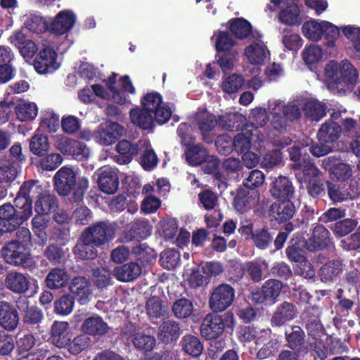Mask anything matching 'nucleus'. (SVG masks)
<instances>
[{
	"instance_id": "29",
	"label": "nucleus",
	"mask_w": 360,
	"mask_h": 360,
	"mask_svg": "<svg viewBox=\"0 0 360 360\" xmlns=\"http://www.w3.org/2000/svg\"><path fill=\"white\" fill-rule=\"evenodd\" d=\"M278 19L287 25H295L301 22L300 11L295 0H286L285 4L281 6Z\"/></svg>"
},
{
	"instance_id": "35",
	"label": "nucleus",
	"mask_w": 360,
	"mask_h": 360,
	"mask_svg": "<svg viewBox=\"0 0 360 360\" xmlns=\"http://www.w3.org/2000/svg\"><path fill=\"white\" fill-rule=\"evenodd\" d=\"M131 123L143 129H151L154 127V118L151 113L142 107L136 106L129 113Z\"/></svg>"
},
{
	"instance_id": "25",
	"label": "nucleus",
	"mask_w": 360,
	"mask_h": 360,
	"mask_svg": "<svg viewBox=\"0 0 360 360\" xmlns=\"http://www.w3.org/2000/svg\"><path fill=\"white\" fill-rule=\"evenodd\" d=\"M98 185L100 189L107 193L116 192L119 186L117 171L110 167H103L98 171Z\"/></svg>"
},
{
	"instance_id": "28",
	"label": "nucleus",
	"mask_w": 360,
	"mask_h": 360,
	"mask_svg": "<svg viewBox=\"0 0 360 360\" xmlns=\"http://www.w3.org/2000/svg\"><path fill=\"white\" fill-rule=\"evenodd\" d=\"M19 323V317L14 307L5 301L0 302V326L5 330H15Z\"/></svg>"
},
{
	"instance_id": "30",
	"label": "nucleus",
	"mask_w": 360,
	"mask_h": 360,
	"mask_svg": "<svg viewBox=\"0 0 360 360\" xmlns=\"http://www.w3.org/2000/svg\"><path fill=\"white\" fill-rule=\"evenodd\" d=\"M330 243L329 231L323 226L318 225L313 229L312 236L306 242V248L309 251L322 250Z\"/></svg>"
},
{
	"instance_id": "55",
	"label": "nucleus",
	"mask_w": 360,
	"mask_h": 360,
	"mask_svg": "<svg viewBox=\"0 0 360 360\" xmlns=\"http://www.w3.org/2000/svg\"><path fill=\"white\" fill-rule=\"evenodd\" d=\"M342 271V267L340 262L330 261L320 269V276L323 281H330L335 278Z\"/></svg>"
},
{
	"instance_id": "53",
	"label": "nucleus",
	"mask_w": 360,
	"mask_h": 360,
	"mask_svg": "<svg viewBox=\"0 0 360 360\" xmlns=\"http://www.w3.org/2000/svg\"><path fill=\"white\" fill-rule=\"evenodd\" d=\"M183 350L193 356H198L202 352L203 346L199 338L187 335L183 337L181 342Z\"/></svg>"
},
{
	"instance_id": "40",
	"label": "nucleus",
	"mask_w": 360,
	"mask_h": 360,
	"mask_svg": "<svg viewBox=\"0 0 360 360\" xmlns=\"http://www.w3.org/2000/svg\"><path fill=\"white\" fill-rule=\"evenodd\" d=\"M14 112L19 121L27 122L34 120L37 116L38 108L34 102L22 100L16 103Z\"/></svg>"
},
{
	"instance_id": "42",
	"label": "nucleus",
	"mask_w": 360,
	"mask_h": 360,
	"mask_svg": "<svg viewBox=\"0 0 360 360\" xmlns=\"http://www.w3.org/2000/svg\"><path fill=\"white\" fill-rule=\"evenodd\" d=\"M70 290L77 297L78 301L82 304L86 303L91 295L88 281L82 276L72 279Z\"/></svg>"
},
{
	"instance_id": "52",
	"label": "nucleus",
	"mask_w": 360,
	"mask_h": 360,
	"mask_svg": "<svg viewBox=\"0 0 360 360\" xmlns=\"http://www.w3.org/2000/svg\"><path fill=\"white\" fill-rule=\"evenodd\" d=\"M230 30L238 39H245L253 32L251 24L243 18L233 19L230 21Z\"/></svg>"
},
{
	"instance_id": "26",
	"label": "nucleus",
	"mask_w": 360,
	"mask_h": 360,
	"mask_svg": "<svg viewBox=\"0 0 360 360\" xmlns=\"http://www.w3.org/2000/svg\"><path fill=\"white\" fill-rule=\"evenodd\" d=\"M259 200V193L255 189L240 188L235 199V209L243 213L257 205Z\"/></svg>"
},
{
	"instance_id": "14",
	"label": "nucleus",
	"mask_w": 360,
	"mask_h": 360,
	"mask_svg": "<svg viewBox=\"0 0 360 360\" xmlns=\"http://www.w3.org/2000/svg\"><path fill=\"white\" fill-rule=\"evenodd\" d=\"M8 41L18 50L25 61H30L39 49L37 44L27 38L22 30L13 31L8 38Z\"/></svg>"
},
{
	"instance_id": "56",
	"label": "nucleus",
	"mask_w": 360,
	"mask_h": 360,
	"mask_svg": "<svg viewBox=\"0 0 360 360\" xmlns=\"http://www.w3.org/2000/svg\"><path fill=\"white\" fill-rule=\"evenodd\" d=\"M20 166L11 160L0 164V183L13 181L17 176Z\"/></svg>"
},
{
	"instance_id": "22",
	"label": "nucleus",
	"mask_w": 360,
	"mask_h": 360,
	"mask_svg": "<svg viewBox=\"0 0 360 360\" xmlns=\"http://www.w3.org/2000/svg\"><path fill=\"white\" fill-rule=\"evenodd\" d=\"M292 167L294 169L297 170L295 175L302 186H304V183L311 179L319 177L322 174L309 155H303L302 162L293 163Z\"/></svg>"
},
{
	"instance_id": "6",
	"label": "nucleus",
	"mask_w": 360,
	"mask_h": 360,
	"mask_svg": "<svg viewBox=\"0 0 360 360\" xmlns=\"http://www.w3.org/2000/svg\"><path fill=\"white\" fill-rule=\"evenodd\" d=\"M55 186L58 193L66 195L75 190L74 195L80 200L89 187V181L84 176H78V169L64 166L54 176Z\"/></svg>"
},
{
	"instance_id": "43",
	"label": "nucleus",
	"mask_w": 360,
	"mask_h": 360,
	"mask_svg": "<svg viewBox=\"0 0 360 360\" xmlns=\"http://www.w3.org/2000/svg\"><path fill=\"white\" fill-rule=\"evenodd\" d=\"M70 276L65 269L53 268L47 274L45 283L49 289L57 290L65 287Z\"/></svg>"
},
{
	"instance_id": "44",
	"label": "nucleus",
	"mask_w": 360,
	"mask_h": 360,
	"mask_svg": "<svg viewBox=\"0 0 360 360\" xmlns=\"http://www.w3.org/2000/svg\"><path fill=\"white\" fill-rule=\"evenodd\" d=\"M274 217L278 221L283 222L290 219L295 213V207L290 200H279L271 205Z\"/></svg>"
},
{
	"instance_id": "3",
	"label": "nucleus",
	"mask_w": 360,
	"mask_h": 360,
	"mask_svg": "<svg viewBox=\"0 0 360 360\" xmlns=\"http://www.w3.org/2000/svg\"><path fill=\"white\" fill-rule=\"evenodd\" d=\"M39 190L33 182L24 183L15 198V208L10 203L0 207V226L6 227L4 230H15L27 220L32 214L30 196Z\"/></svg>"
},
{
	"instance_id": "21",
	"label": "nucleus",
	"mask_w": 360,
	"mask_h": 360,
	"mask_svg": "<svg viewBox=\"0 0 360 360\" xmlns=\"http://www.w3.org/2000/svg\"><path fill=\"white\" fill-rule=\"evenodd\" d=\"M144 146H147L146 139L140 140L136 144H131L127 140L120 141L116 145V150L120 155L115 156L114 160L120 165L128 164L134 155L142 150Z\"/></svg>"
},
{
	"instance_id": "27",
	"label": "nucleus",
	"mask_w": 360,
	"mask_h": 360,
	"mask_svg": "<svg viewBox=\"0 0 360 360\" xmlns=\"http://www.w3.org/2000/svg\"><path fill=\"white\" fill-rule=\"evenodd\" d=\"M7 289L16 294L25 293L30 287V278L27 275L18 271L8 273L4 281Z\"/></svg>"
},
{
	"instance_id": "59",
	"label": "nucleus",
	"mask_w": 360,
	"mask_h": 360,
	"mask_svg": "<svg viewBox=\"0 0 360 360\" xmlns=\"http://www.w3.org/2000/svg\"><path fill=\"white\" fill-rule=\"evenodd\" d=\"M340 30L348 39L354 50L360 53V27L346 25L341 27Z\"/></svg>"
},
{
	"instance_id": "11",
	"label": "nucleus",
	"mask_w": 360,
	"mask_h": 360,
	"mask_svg": "<svg viewBox=\"0 0 360 360\" xmlns=\"http://www.w3.org/2000/svg\"><path fill=\"white\" fill-rule=\"evenodd\" d=\"M56 148L63 154L78 161H84L90 156V149L84 143L70 139L62 135L56 136Z\"/></svg>"
},
{
	"instance_id": "54",
	"label": "nucleus",
	"mask_w": 360,
	"mask_h": 360,
	"mask_svg": "<svg viewBox=\"0 0 360 360\" xmlns=\"http://www.w3.org/2000/svg\"><path fill=\"white\" fill-rule=\"evenodd\" d=\"M212 40L219 51H228L236 44L235 40L229 33L223 31L214 32Z\"/></svg>"
},
{
	"instance_id": "18",
	"label": "nucleus",
	"mask_w": 360,
	"mask_h": 360,
	"mask_svg": "<svg viewBox=\"0 0 360 360\" xmlns=\"http://www.w3.org/2000/svg\"><path fill=\"white\" fill-rule=\"evenodd\" d=\"M86 241L90 240L96 246L101 245L113 238L115 228L112 225L106 223H99L86 229L83 233Z\"/></svg>"
},
{
	"instance_id": "64",
	"label": "nucleus",
	"mask_w": 360,
	"mask_h": 360,
	"mask_svg": "<svg viewBox=\"0 0 360 360\" xmlns=\"http://www.w3.org/2000/svg\"><path fill=\"white\" fill-rule=\"evenodd\" d=\"M40 127L49 132H55L59 127V116L52 111L42 113Z\"/></svg>"
},
{
	"instance_id": "41",
	"label": "nucleus",
	"mask_w": 360,
	"mask_h": 360,
	"mask_svg": "<svg viewBox=\"0 0 360 360\" xmlns=\"http://www.w3.org/2000/svg\"><path fill=\"white\" fill-rule=\"evenodd\" d=\"M297 314L295 306L289 302H283L279 305L274 314L271 323L276 326H281L285 322L293 319Z\"/></svg>"
},
{
	"instance_id": "39",
	"label": "nucleus",
	"mask_w": 360,
	"mask_h": 360,
	"mask_svg": "<svg viewBox=\"0 0 360 360\" xmlns=\"http://www.w3.org/2000/svg\"><path fill=\"white\" fill-rule=\"evenodd\" d=\"M245 82L241 75L233 73L224 76L220 84L221 91L230 96H236V94L243 88Z\"/></svg>"
},
{
	"instance_id": "48",
	"label": "nucleus",
	"mask_w": 360,
	"mask_h": 360,
	"mask_svg": "<svg viewBox=\"0 0 360 360\" xmlns=\"http://www.w3.org/2000/svg\"><path fill=\"white\" fill-rule=\"evenodd\" d=\"M131 341L136 349L145 351L152 350L155 345L153 336L138 330H134L131 334Z\"/></svg>"
},
{
	"instance_id": "50",
	"label": "nucleus",
	"mask_w": 360,
	"mask_h": 360,
	"mask_svg": "<svg viewBox=\"0 0 360 360\" xmlns=\"http://www.w3.org/2000/svg\"><path fill=\"white\" fill-rule=\"evenodd\" d=\"M84 235H82L81 240L74 248L75 254L82 259H92L97 256V250L94 244L90 240L86 241Z\"/></svg>"
},
{
	"instance_id": "19",
	"label": "nucleus",
	"mask_w": 360,
	"mask_h": 360,
	"mask_svg": "<svg viewBox=\"0 0 360 360\" xmlns=\"http://www.w3.org/2000/svg\"><path fill=\"white\" fill-rule=\"evenodd\" d=\"M21 29L33 34H40L48 31V17H43L37 12L27 11L20 17Z\"/></svg>"
},
{
	"instance_id": "62",
	"label": "nucleus",
	"mask_w": 360,
	"mask_h": 360,
	"mask_svg": "<svg viewBox=\"0 0 360 360\" xmlns=\"http://www.w3.org/2000/svg\"><path fill=\"white\" fill-rule=\"evenodd\" d=\"M302 58L307 65H311L319 62L323 58L321 48L317 45L306 46L302 53Z\"/></svg>"
},
{
	"instance_id": "17",
	"label": "nucleus",
	"mask_w": 360,
	"mask_h": 360,
	"mask_svg": "<svg viewBox=\"0 0 360 360\" xmlns=\"http://www.w3.org/2000/svg\"><path fill=\"white\" fill-rule=\"evenodd\" d=\"M281 281L275 279L268 280L259 290L252 293L251 300L256 304H274L281 293Z\"/></svg>"
},
{
	"instance_id": "51",
	"label": "nucleus",
	"mask_w": 360,
	"mask_h": 360,
	"mask_svg": "<svg viewBox=\"0 0 360 360\" xmlns=\"http://www.w3.org/2000/svg\"><path fill=\"white\" fill-rule=\"evenodd\" d=\"M50 218L46 214H38L32 220V229L40 239L41 243L44 244L47 240L45 229L47 228Z\"/></svg>"
},
{
	"instance_id": "8",
	"label": "nucleus",
	"mask_w": 360,
	"mask_h": 360,
	"mask_svg": "<svg viewBox=\"0 0 360 360\" xmlns=\"http://www.w3.org/2000/svg\"><path fill=\"white\" fill-rule=\"evenodd\" d=\"M237 117L238 115L233 113H226L220 115L217 122L215 116L205 110L196 114V120L202 138L207 143L212 141V138L208 136V133L212 131L217 124L222 128L231 129L234 127L233 121Z\"/></svg>"
},
{
	"instance_id": "38",
	"label": "nucleus",
	"mask_w": 360,
	"mask_h": 360,
	"mask_svg": "<svg viewBox=\"0 0 360 360\" xmlns=\"http://www.w3.org/2000/svg\"><path fill=\"white\" fill-rule=\"evenodd\" d=\"M270 331L269 330H259L253 327H244L239 333V339L243 342L254 341L255 345L264 343L269 339Z\"/></svg>"
},
{
	"instance_id": "60",
	"label": "nucleus",
	"mask_w": 360,
	"mask_h": 360,
	"mask_svg": "<svg viewBox=\"0 0 360 360\" xmlns=\"http://www.w3.org/2000/svg\"><path fill=\"white\" fill-rule=\"evenodd\" d=\"M142 150L143 152L141 158V165L145 170L150 171L156 167L158 159L148 140L147 146H144Z\"/></svg>"
},
{
	"instance_id": "12",
	"label": "nucleus",
	"mask_w": 360,
	"mask_h": 360,
	"mask_svg": "<svg viewBox=\"0 0 360 360\" xmlns=\"http://www.w3.org/2000/svg\"><path fill=\"white\" fill-rule=\"evenodd\" d=\"M234 298V289L229 284H221L211 293L209 305L213 311H222L231 305Z\"/></svg>"
},
{
	"instance_id": "49",
	"label": "nucleus",
	"mask_w": 360,
	"mask_h": 360,
	"mask_svg": "<svg viewBox=\"0 0 360 360\" xmlns=\"http://www.w3.org/2000/svg\"><path fill=\"white\" fill-rule=\"evenodd\" d=\"M179 324L173 320L164 321L159 327L158 337L165 342H172L179 336Z\"/></svg>"
},
{
	"instance_id": "24",
	"label": "nucleus",
	"mask_w": 360,
	"mask_h": 360,
	"mask_svg": "<svg viewBox=\"0 0 360 360\" xmlns=\"http://www.w3.org/2000/svg\"><path fill=\"white\" fill-rule=\"evenodd\" d=\"M152 226L147 220H138L128 224L127 229L122 233L120 240L129 242L133 239H143L150 235Z\"/></svg>"
},
{
	"instance_id": "33",
	"label": "nucleus",
	"mask_w": 360,
	"mask_h": 360,
	"mask_svg": "<svg viewBox=\"0 0 360 360\" xmlns=\"http://www.w3.org/2000/svg\"><path fill=\"white\" fill-rule=\"evenodd\" d=\"M309 335L315 340L314 349L319 357L324 359L327 356L328 349L322 345V342L328 338L323 326L318 323L308 324Z\"/></svg>"
},
{
	"instance_id": "2",
	"label": "nucleus",
	"mask_w": 360,
	"mask_h": 360,
	"mask_svg": "<svg viewBox=\"0 0 360 360\" xmlns=\"http://www.w3.org/2000/svg\"><path fill=\"white\" fill-rule=\"evenodd\" d=\"M117 75L113 73L106 81L108 90L100 84H94L90 88L86 87L78 93L79 100L84 103L93 102L96 97L112 101L124 105L131 102L128 94H134L135 88L129 77L127 75L121 77L117 84Z\"/></svg>"
},
{
	"instance_id": "4",
	"label": "nucleus",
	"mask_w": 360,
	"mask_h": 360,
	"mask_svg": "<svg viewBox=\"0 0 360 360\" xmlns=\"http://www.w3.org/2000/svg\"><path fill=\"white\" fill-rule=\"evenodd\" d=\"M358 70L347 60L329 61L325 66L323 82L333 93L350 91L357 82Z\"/></svg>"
},
{
	"instance_id": "46",
	"label": "nucleus",
	"mask_w": 360,
	"mask_h": 360,
	"mask_svg": "<svg viewBox=\"0 0 360 360\" xmlns=\"http://www.w3.org/2000/svg\"><path fill=\"white\" fill-rule=\"evenodd\" d=\"M82 329L86 334L102 335L108 332V326L101 317L94 315L84 321Z\"/></svg>"
},
{
	"instance_id": "7",
	"label": "nucleus",
	"mask_w": 360,
	"mask_h": 360,
	"mask_svg": "<svg viewBox=\"0 0 360 360\" xmlns=\"http://www.w3.org/2000/svg\"><path fill=\"white\" fill-rule=\"evenodd\" d=\"M339 28L327 20L311 19L304 22L302 26L303 35L312 41H319L323 37L326 48H334L340 35Z\"/></svg>"
},
{
	"instance_id": "16",
	"label": "nucleus",
	"mask_w": 360,
	"mask_h": 360,
	"mask_svg": "<svg viewBox=\"0 0 360 360\" xmlns=\"http://www.w3.org/2000/svg\"><path fill=\"white\" fill-rule=\"evenodd\" d=\"M48 19V31L55 35H63L73 28L77 16L72 10L67 9L60 11L53 18Z\"/></svg>"
},
{
	"instance_id": "36",
	"label": "nucleus",
	"mask_w": 360,
	"mask_h": 360,
	"mask_svg": "<svg viewBox=\"0 0 360 360\" xmlns=\"http://www.w3.org/2000/svg\"><path fill=\"white\" fill-rule=\"evenodd\" d=\"M51 340L54 345L63 348L70 341L69 323L66 321H55L51 327Z\"/></svg>"
},
{
	"instance_id": "9",
	"label": "nucleus",
	"mask_w": 360,
	"mask_h": 360,
	"mask_svg": "<svg viewBox=\"0 0 360 360\" xmlns=\"http://www.w3.org/2000/svg\"><path fill=\"white\" fill-rule=\"evenodd\" d=\"M40 46V50L34 63V69L39 74L53 72L60 68L61 63L54 49L53 43L47 39H42Z\"/></svg>"
},
{
	"instance_id": "1",
	"label": "nucleus",
	"mask_w": 360,
	"mask_h": 360,
	"mask_svg": "<svg viewBox=\"0 0 360 360\" xmlns=\"http://www.w3.org/2000/svg\"><path fill=\"white\" fill-rule=\"evenodd\" d=\"M300 111L297 105L285 103L280 99H272L268 101L267 108H256L252 110L250 119L253 129L264 127L268 120L272 127L278 131L286 129L290 122L297 120Z\"/></svg>"
},
{
	"instance_id": "13",
	"label": "nucleus",
	"mask_w": 360,
	"mask_h": 360,
	"mask_svg": "<svg viewBox=\"0 0 360 360\" xmlns=\"http://www.w3.org/2000/svg\"><path fill=\"white\" fill-rule=\"evenodd\" d=\"M124 128L114 122H106L101 124L94 132V139L96 143L102 146H110L115 143L123 136Z\"/></svg>"
},
{
	"instance_id": "45",
	"label": "nucleus",
	"mask_w": 360,
	"mask_h": 360,
	"mask_svg": "<svg viewBox=\"0 0 360 360\" xmlns=\"http://www.w3.org/2000/svg\"><path fill=\"white\" fill-rule=\"evenodd\" d=\"M141 273L139 265L129 262L114 269L112 274L120 281L129 282L136 278Z\"/></svg>"
},
{
	"instance_id": "32",
	"label": "nucleus",
	"mask_w": 360,
	"mask_h": 360,
	"mask_svg": "<svg viewBox=\"0 0 360 360\" xmlns=\"http://www.w3.org/2000/svg\"><path fill=\"white\" fill-rule=\"evenodd\" d=\"M271 193L279 200H288L293 197L294 188L287 177L279 176L272 183Z\"/></svg>"
},
{
	"instance_id": "31",
	"label": "nucleus",
	"mask_w": 360,
	"mask_h": 360,
	"mask_svg": "<svg viewBox=\"0 0 360 360\" xmlns=\"http://www.w3.org/2000/svg\"><path fill=\"white\" fill-rule=\"evenodd\" d=\"M39 187V191L31 193L30 198H33L35 195H40V197L35 202L34 210L38 214H48L54 211L57 207V201L56 197L46 192L41 193V188L38 185L37 182L30 181ZM32 200V199H30Z\"/></svg>"
},
{
	"instance_id": "37",
	"label": "nucleus",
	"mask_w": 360,
	"mask_h": 360,
	"mask_svg": "<svg viewBox=\"0 0 360 360\" xmlns=\"http://www.w3.org/2000/svg\"><path fill=\"white\" fill-rule=\"evenodd\" d=\"M25 297H20L17 301L18 309L24 313L23 321L27 324H38L43 319V313L35 306L29 307Z\"/></svg>"
},
{
	"instance_id": "10",
	"label": "nucleus",
	"mask_w": 360,
	"mask_h": 360,
	"mask_svg": "<svg viewBox=\"0 0 360 360\" xmlns=\"http://www.w3.org/2000/svg\"><path fill=\"white\" fill-rule=\"evenodd\" d=\"M20 234L23 236L22 242L11 241L2 249V256L8 264L22 265L28 259L30 252L24 243L30 241V232L22 229Z\"/></svg>"
},
{
	"instance_id": "47",
	"label": "nucleus",
	"mask_w": 360,
	"mask_h": 360,
	"mask_svg": "<svg viewBox=\"0 0 360 360\" xmlns=\"http://www.w3.org/2000/svg\"><path fill=\"white\" fill-rule=\"evenodd\" d=\"M326 104L316 99L307 101L303 108L304 115L312 121H319L326 115Z\"/></svg>"
},
{
	"instance_id": "58",
	"label": "nucleus",
	"mask_w": 360,
	"mask_h": 360,
	"mask_svg": "<svg viewBox=\"0 0 360 360\" xmlns=\"http://www.w3.org/2000/svg\"><path fill=\"white\" fill-rule=\"evenodd\" d=\"M207 154V150L199 145L189 147L185 153L188 163L193 166L202 164Z\"/></svg>"
},
{
	"instance_id": "34",
	"label": "nucleus",
	"mask_w": 360,
	"mask_h": 360,
	"mask_svg": "<svg viewBox=\"0 0 360 360\" xmlns=\"http://www.w3.org/2000/svg\"><path fill=\"white\" fill-rule=\"evenodd\" d=\"M342 131L340 126L334 121H326L320 127L317 138L320 143H327L333 146L340 137Z\"/></svg>"
},
{
	"instance_id": "20",
	"label": "nucleus",
	"mask_w": 360,
	"mask_h": 360,
	"mask_svg": "<svg viewBox=\"0 0 360 360\" xmlns=\"http://www.w3.org/2000/svg\"><path fill=\"white\" fill-rule=\"evenodd\" d=\"M322 166L330 173L331 178L338 181L345 182L352 175V169L349 165L340 162L333 156L322 160Z\"/></svg>"
},
{
	"instance_id": "15",
	"label": "nucleus",
	"mask_w": 360,
	"mask_h": 360,
	"mask_svg": "<svg viewBox=\"0 0 360 360\" xmlns=\"http://www.w3.org/2000/svg\"><path fill=\"white\" fill-rule=\"evenodd\" d=\"M263 140L264 136L259 129H246L235 136L233 143L236 151L242 154L251 148H259V143Z\"/></svg>"
},
{
	"instance_id": "63",
	"label": "nucleus",
	"mask_w": 360,
	"mask_h": 360,
	"mask_svg": "<svg viewBox=\"0 0 360 360\" xmlns=\"http://www.w3.org/2000/svg\"><path fill=\"white\" fill-rule=\"evenodd\" d=\"M49 141L46 136L37 134L33 136L30 140V150L37 155H42L49 149Z\"/></svg>"
},
{
	"instance_id": "57",
	"label": "nucleus",
	"mask_w": 360,
	"mask_h": 360,
	"mask_svg": "<svg viewBox=\"0 0 360 360\" xmlns=\"http://www.w3.org/2000/svg\"><path fill=\"white\" fill-rule=\"evenodd\" d=\"M193 311V302L186 298H181L176 300L172 306V311L174 316L179 319L188 317Z\"/></svg>"
},
{
	"instance_id": "61",
	"label": "nucleus",
	"mask_w": 360,
	"mask_h": 360,
	"mask_svg": "<svg viewBox=\"0 0 360 360\" xmlns=\"http://www.w3.org/2000/svg\"><path fill=\"white\" fill-rule=\"evenodd\" d=\"M177 229V221L174 219H164L160 222L158 226L159 233L165 240H173Z\"/></svg>"
},
{
	"instance_id": "5",
	"label": "nucleus",
	"mask_w": 360,
	"mask_h": 360,
	"mask_svg": "<svg viewBox=\"0 0 360 360\" xmlns=\"http://www.w3.org/2000/svg\"><path fill=\"white\" fill-rule=\"evenodd\" d=\"M248 62L245 72L248 75H257L262 71V67L270 59L271 53L264 41V36L259 32H252L243 52Z\"/></svg>"
},
{
	"instance_id": "23",
	"label": "nucleus",
	"mask_w": 360,
	"mask_h": 360,
	"mask_svg": "<svg viewBox=\"0 0 360 360\" xmlns=\"http://www.w3.org/2000/svg\"><path fill=\"white\" fill-rule=\"evenodd\" d=\"M225 328L223 319L219 315L207 314L201 325V335L203 338L211 340L218 338L222 334Z\"/></svg>"
}]
</instances>
